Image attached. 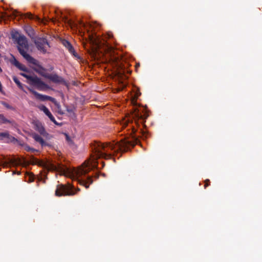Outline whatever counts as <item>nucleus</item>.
I'll use <instances>...</instances> for the list:
<instances>
[{"label":"nucleus","instance_id":"32","mask_svg":"<svg viewBox=\"0 0 262 262\" xmlns=\"http://www.w3.org/2000/svg\"><path fill=\"white\" fill-rule=\"evenodd\" d=\"M96 52L97 51L96 50H93L92 55L94 58H96Z\"/></svg>","mask_w":262,"mask_h":262},{"label":"nucleus","instance_id":"24","mask_svg":"<svg viewBox=\"0 0 262 262\" xmlns=\"http://www.w3.org/2000/svg\"><path fill=\"white\" fill-rule=\"evenodd\" d=\"M25 149L27 151H31L32 152L37 151L36 149L33 148H31L29 145H27L25 146Z\"/></svg>","mask_w":262,"mask_h":262},{"label":"nucleus","instance_id":"2","mask_svg":"<svg viewBox=\"0 0 262 262\" xmlns=\"http://www.w3.org/2000/svg\"><path fill=\"white\" fill-rule=\"evenodd\" d=\"M30 163L33 165H38L48 171H57L63 173V174H64L66 171L63 166L60 164H58L56 165L49 161L46 162L39 161L33 156H31Z\"/></svg>","mask_w":262,"mask_h":262},{"label":"nucleus","instance_id":"35","mask_svg":"<svg viewBox=\"0 0 262 262\" xmlns=\"http://www.w3.org/2000/svg\"><path fill=\"white\" fill-rule=\"evenodd\" d=\"M2 72V69H1V68L0 67V72Z\"/></svg>","mask_w":262,"mask_h":262},{"label":"nucleus","instance_id":"37","mask_svg":"<svg viewBox=\"0 0 262 262\" xmlns=\"http://www.w3.org/2000/svg\"><path fill=\"white\" fill-rule=\"evenodd\" d=\"M14 15L16 16V15H17V14H15V13H14Z\"/></svg>","mask_w":262,"mask_h":262},{"label":"nucleus","instance_id":"29","mask_svg":"<svg viewBox=\"0 0 262 262\" xmlns=\"http://www.w3.org/2000/svg\"><path fill=\"white\" fill-rule=\"evenodd\" d=\"M141 93L140 92L139 90H137L135 93V95H134V99L135 100H136L138 98V97H139L140 95H141Z\"/></svg>","mask_w":262,"mask_h":262},{"label":"nucleus","instance_id":"7","mask_svg":"<svg viewBox=\"0 0 262 262\" xmlns=\"http://www.w3.org/2000/svg\"><path fill=\"white\" fill-rule=\"evenodd\" d=\"M24 58L30 63H32L36 66L35 68H33V70L40 75L44 77L45 78L47 77V75H48V73L46 72L47 69L43 68L42 66H41L38 60L32 57L30 55H24Z\"/></svg>","mask_w":262,"mask_h":262},{"label":"nucleus","instance_id":"17","mask_svg":"<svg viewBox=\"0 0 262 262\" xmlns=\"http://www.w3.org/2000/svg\"><path fill=\"white\" fill-rule=\"evenodd\" d=\"M13 121L7 119L3 114H0V124L12 123Z\"/></svg>","mask_w":262,"mask_h":262},{"label":"nucleus","instance_id":"34","mask_svg":"<svg viewBox=\"0 0 262 262\" xmlns=\"http://www.w3.org/2000/svg\"><path fill=\"white\" fill-rule=\"evenodd\" d=\"M53 69H54L53 67H51L50 68V69H49V70H50V71H52Z\"/></svg>","mask_w":262,"mask_h":262},{"label":"nucleus","instance_id":"20","mask_svg":"<svg viewBox=\"0 0 262 262\" xmlns=\"http://www.w3.org/2000/svg\"><path fill=\"white\" fill-rule=\"evenodd\" d=\"M61 19L63 21L66 23H68L70 25H72V22L71 20L69 19L66 16H63L62 14H61L60 16Z\"/></svg>","mask_w":262,"mask_h":262},{"label":"nucleus","instance_id":"9","mask_svg":"<svg viewBox=\"0 0 262 262\" xmlns=\"http://www.w3.org/2000/svg\"><path fill=\"white\" fill-rule=\"evenodd\" d=\"M28 90L36 97V99L41 101H45L49 100L53 102L55 99L52 97L39 94L32 89L28 88Z\"/></svg>","mask_w":262,"mask_h":262},{"label":"nucleus","instance_id":"26","mask_svg":"<svg viewBox=\"0 0 262 262\" xmlns=\"http://www.w3.org/2000/svg\"><path fill=\"white\" fill-rule=\"evenodd\" d=\"M13 58V59L11 60V63L16 67H17L18 66H19V64L20 62L14 56Z\"/></svg>","mask_w":262,"mask_h":262},{"label":"nucleus","instance_id":"30","mask_svg":"<svg viewBox=\"0 0 262 262\" xmlns=\"http://www.w3.org/2000/svg\"><path fill=\"white\" fill-rule=\"evenodd\" d=\"M10 141L11 142H15L17 141V139L14 138V137H12L9 135V137L8 138Z\"/></svg>","mask_w":262,"mask_h":262},{"label":"nucleus","instance_id":"8","mask_svg":"<svg viewBox=\"0 0 262 262\" xmlns=\"http://www.w3.org/2000/svg\"><path fill=\"white\" fill-rule=\"evenodd\" d=\"M34 43L37 49L43 54L47 52V47H50L48 40L45 38H38L35 40Z\"/></svg>","mask_w":262,"mask_h":262},{"label":"nucleus","instance_id":"16","mask_svg":"<svg viewBox=\"0 0 262 262\" xmlns=\"http://www.w3.org/2000/svg\"><path fill=\"white\" fill-rule=\"evenodd\" d=\"M35 130L38 132L41 135L45 136L47 134L46 130L43 126L40 123H37L35 125Z\"/></svg>","mask_w":262,"mask_h":262},{"label":"nucleus","instance_id":"21","mask_svg":"<svg viewBox=\"0 0 262 262\" xmlns=\"http://www.w3.org/2000/svg\"><path fill=\"white\" fill-rule=\"evenodd\" d=\"M19 66H18L17 67V68L22 71H24V72H29V70L28 69V68L24 64H21V63H19Z\"/></svg>","mask_w":262,"mask_h":262},{"label":"nucleus","instance_id":"14","mask_svg":"<svg viewBox=\"0 0 262 262\" xmlns=\"http://www.w3.org/2000/svg\"><path fill=\"white\" fill-rule=\"evenodd\" d=\"M78 182L80 185L84 186L86 188H88L89 187L90 184L93 183V180L91 177L88 176L86 177V180H78Z\"/></svg>","mask_w":262,"mask_h":262},{"label":"nucleus","instance_id":"5","mask_svg":"<svg viewBox=\"0 0 262 262\" xmlns=\"http://www.w3.org/2000/svg\"><path fill=\"white\" fill-rule=\"evenodd\" d=\"M79 191L80 189L78 188L74 191V186L70 183L67 185L59 184L57 186L55 194L57 196H73Z\"/></svg>","mask_w":262,"mask_h":262},{"label":"nucleus","instance_id":"1","mask_svg":"<svg viewBox=\"0 0 262 262\" xmlns=\"http://www.w3.org/2000/svg\"><path fill=\"white\" fill-rule=\"evenodd\" d=\"M137 129L133 126H132V132L129 137L124 138L119 142L116 143H101L95 142L93 147V155L91 156L89 161L84 162L81 167L74 169L72 174L75 179H78L80 177L86 174L91 169V167L97 166L98 159L103 158L110 159L112 158V151L116 152L118 151L125 152L133 148L139 142V137L143 139L146 138L145 132L140 129V133L141 136L136 135Z\"/></svg>","mask_w":262,"mask_h":262},{"label":"nucleus","instance_id":"28","mask_svg":"<svg viewBox=\"0 0 262 262\" xmlns=\"http://www.w3.org/2000/svg\"><path fill=\"white\" fill-rule=\"evenodd\" d=\"M65 135H66V141H67L68 144L69 145L73 144V142L72 140H71V139L70 138V137L67 134H65Z\"/></svg>","mask_w":262,"mask_h":262},{"label":"nucleus","instance_id":"33","mask_svg":"<svg viewBox=\"0 0 262 262\" xmlns=\"http://www.w3.org/2000/svg\"><path fill=\"white\" fill-rule=\"evenodd\" d=\"M108 38H111V37H112L113 35L111 33H109V34H108Z\"/></svg>","mask_w":262,"mask_h":262},{"label":"nucleus","instance_id":"15","mask_svg":"<svg viewBox=\"0 0 262 262\" xmlns=\"http://www.w3.org/2000/svg\"><path fill=\"white\" fill-rule=\"evenodd\" d=\"M63 44L65 46V47L68 50L69 52L72 54L74 56H76V53L75 52L73 47L69 41L64 40L63 41Z\"/></svg>","mask_w":262,"mask_h":262},{"label":"nucleus","instance_id":"3","mask_svg":"<svg viewBox=\"0 0 262 262\" xmlns=\"http://www.w3.org/2000/svg\"><path fill=\"white\" fill-rule=\"evenodd\" d=\"M12 38L18 44L17 49L20 55L24 58V55H29L27 51L29 49V45L27 38L24 35L20 34L16 31H12L11 33Z\"/></svg>","mask_w":262,"mask_h":262},{"label":"nucleus","instance_id":"18","mask_svg":"<svg viewBox=\"0 0 262 262\" xmlns=\"http://www.w3.org/2000/svg\"><path fill=\"white\" fill-rule=\"evenodd\" d=\"M25 17H27L30 19H36V20H39V18L38 16H35L33 14H32L30 12H28L27 13H25L24 14H23Z\"/></svg>","mask_w":262,"mask_h":262},{"label":"nucleus","instance_id":"6","mask_svg":"<svg viewBox=\"0 0 262 262\" xmlns=\"http://www.w3.org/2000/svg\"><path fill=\"white\" fill-rule=\"evenodd\" d=\"M20 75L28 80V83L29 84L36 86L40 91H44L49 88L48 85L36 75L31 76L24 73H21Z\"/></svg>","mask_w":262,"mask_h":262},{"label":"nucleus","instance_id":"4","mask_svg":"<svg viewBox=\"0 0 262 262\" xmlns=\"http://www.w3.org/2000/svg\"><path fill=\"white\" fill-rule=\"evenodd\" d=\"M132 116L137 126L139 127L141 123L144 127H145V120L149 116L145 108H135Z\"/></svg>","mask_w":262,"mask_h":262},{"label":"nucleus","instance_id":"19","mask_svg":"<svg viewBox=\"0 0 262 262\" xmlns=\"http://www.w3.org/2000/svg\"><path fill=\"white\" fill-rule=\"evenodd\" d=\"M12 79L14 81V82L16 84L17 86L20 89L24 91V88H23V84H21V83L19 81V80L18 79V78L15 76H13L12 77Z\"/></svg>","mask_w":262,"mask_h":262},{"label":"nucleus","instance_id":"27","mask_svg":"<svg viewBox=\"0 0 262 262\" xmlns=\"http://www.w3.org/2000/svg\"><path fill=\"white\" fill-rule=\"evenodd\" d=\"M26 32L28 35H29L30 37L33 36L34 35L33 33V30L32 29V28L29 27L27 30Z\"/></svg>","mask_w":262,"mask_h":262},{"label":"nucleus","instance_id":"10","mask_svg":"<svg viewBox=\"0 0 262 262\" xmlns=\"http://www.w3.org/2000/svg\"><path fill=\"white\" fill-rule=\"evenodd\" d=\"M46 78L49 79L55 83H63L65 82L64 79L56 74H48Z\"/></svg>","mask_w":262,"mask_h":262},{"label":"nucleus","instance_id":"36","mask_svg":"<svg viewBox=\"0 0 262 262\" xmlns=\"http://www.w3.org/2000/svg\"><path fill=\"white\" fill-rule=\"evenodd\" d=\"M139 64H136V67H139Z\"/></svg>","mask_w":262,"mask_h":262},{"label":"nucleus","instance_id":"31","mask_svg":"<svg viewBox=\"0 0 262 262\" xmlns=\"http://www.w3.org/2000/svg\"><path fill=\"white\" fill-rule=\"evenodd\" d=\"M210 185V181L209 179H206L205 181L204 188H206L207 186Z\"/></svg>","mask_w":262,"mask_h":262},{"label":"nucleus","instance_id":"11","mask_svg":"<svg viewBox=\"0 0 262 262\" xmlns=\"http://www.w3.org/2000/svg\"><path fill=\"white\" fill-rule=\"evenodd\" d=\"M32 137L36 142L41 145V147L48 146L51 147L52 146L50 143L46 142L40 136L36 133H33Z\"/></svg>","mask_w":262,"mask_h":262},{"label":"nucleus","instance_id":"22","mask_svg":"<svg viewBox=\"0 0 262 262\" xmlns=\"http://www.w3.org/2000/svg\"><path fill=\"white\" fill-rule=\"evenodd\" d=\"M125 70H122V71H119L118 73V77L121 79L127 78V77L125 75Z\"/></svg>","mask_w":262,"mask_h":262},{"label":"nucleus","instance_id":"23","mask_svg":"<svg viewBox=\"0 0 262 262\" xmlns=\"http://www.w3.org/2000/svg\"><path fill=\"white\" fill-rule=\"evenodd\" d=\"M1 104L8 109L11 110H14V108L13 106H11L10 105H9L8 103H7V102H6L5 101H2Z\"/></svg>","mask_w":262,"mask_h":262},{"label":"nucleus","instance_id":"13","mask_svg":"<svg viewBox=\"0 0 262 262\" xmlns=\"http://www.w3.org/2000/svg\"><path fill=\"white\" fill-rule=\"evenodd\" d=\"M2 158H0V166L2 165L4 167L7 166L9 164H14L15 162L14 159H8L7 160H5V156L3 155H2Z\"/></svg>","mask_w":262,"mask_h":262},{"label":"nucleus","instance_id":"12","mask_svg":"<svg viewBox=\"0 0 262 262\" xmlns=\"http://www.w3.org/2000/svg\"><path fill=\"white\" fill-rule=\"evenodd\" d=\"M39 108L40 111L43 112V113L49 118L52 122L56 124H57V122H56L55 118L46 106L42 105L39 106Z\"/></svg>","mask_w":262,"mask_h":262},{"label":"nucleus","instance_id":"25","mask_svg":"<svg viewBox=\"0 0 262 262\" xmlns=\"http://www.w3.org/2000/svg\"><path fill=\"white\" fill-rule=\"evenodd\" d=\"M8 137H9V134L8 132L0 133V138H6L8 139Z\"/></svg>","mask_w":262,"mask_h":262}]
</instances>
